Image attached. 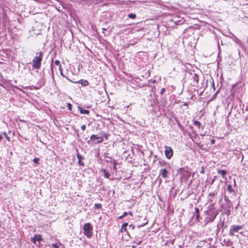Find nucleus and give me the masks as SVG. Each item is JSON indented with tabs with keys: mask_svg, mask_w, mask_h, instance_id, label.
<instances>
[{
	"mask_svg": "<svg viewBox=\"0 0 248 248\" xmlns=\"http://www.w3.org/2000/svg\"><path fill=\"white\" fill-rule=\"evenodd\" d=\"M205 214L206 217L204 218V222L205 225H206L208 223L212 222L214 221L218 214V212L215 211V210L210 209L205 211Z\"/></svg>",
	"mask_w": 248,
	"mask_h": 248,
	"instance_id": "f257e3e1",
	"label": "nucleus"
},
{
	"mask_svg": "<svg viewBox=\"0 0 248 248\" xmlns=\"http://www.w3.org/2000/svg\"><path fill=\"white\" fill-rule=\"evenodd\" d=\"M243 226L238 225H232L230 227L229 231V235L231 236H236L238 237V233L243 234Z\"/></svg>",
	"mask_w": 248,
	"mask_h": 248,
	"instance_id": "f03ea898",
	"label": "nucleus"
},
{
	"mask_svg": "<svg viewBox=\"0 0 248 248\" xmlns=\"http://www.w3.org/2000/svg\"><path fill=\"white\" fill-rule=\"evenodd\" d=\"M104 141V139H102L100 135V132L98 134H93L91 136L90 140L87 141V143L91 145L100 144Z\"/></svg>",
	"mask_w": 248,
	"mask_h": 248,
	"instance_id": "7ed1b4c3",
	"label": "nucleus"
},
{
	"mask_svg": "<svg viewBox=\"0 0 248 248\" xmlns=\"http://www.w3.org/2000/svg\"><path fill=\"white\" fill-rule=\"evenodd\" d=\"M188 168H181L178 170V173L181 175V179L187 181L191 175V172L188 170Z\"/></svg>",
	"mask_w": 248,
	"mask_h": 248,
	"instance_id": "20e7f679",
	"label": "nucleus"
},
{
	"mask_svg": "<svg viewBox=\"0 0 248 248\" xmlns=\"http://www.w3.org/2000/svg\"><path fill=\"white\" fill-rule=\"evenodd\" d=\"M83 234L88 238H91L93 234V226L90 223H86L83 227Z\"/></svg>",
	"mask_w": 248,
	"mask_h": 248,
	"instance_id": "39448f33",
	"label": "nucleus"
},
{
	"mask_svg": "<svg viewBox=\"0 0 248 248\" xmlns=\"http://www.w3.org/2000/svg\"><path fill=\"white\" fill-rule=\"evenodd\" d=\"M0 86L7 90L13 88V87H16L11 80H7L6 78H0Z\"/></svg>",
	"mask_w": 248,
	"mask_h": 248,
	"instance_id": "423d86ee",
	"label": "nucleus"
},
{
	"mask_svg": "<svg viewBox=\"0 0 248 248\" xmlns=\"http://www.w3.org/2000/svg\"><path fill=\"white\" fill-rule=\"evenodd\" d=\"M225 200L226 203L223 206L224 213L227 216H230L231 215V209L232 208V204L231 202L227 198L226 196L225 197Z\"/></svg>",
	"mask_w": 248,
	"mask_h": 248,
	"instance_id": "0eeeda50",
	"label": "nucleus"
},
{
	"mask_svg": "<svg viewBox=\"0 0 248 248\" xmlns=\"http://www.w3.org/2000/svg\"><path fill=\"white\" fill-rule=\"evenodd\" d=\"M137 80L140 81L141 79L140 78H131V82H132L133 85L130 84V86H132V87H133V88L136 87L135 86V83L134 82H135L137 83L136 86H139V87H141L144 86L145 85H147L148 84H149V86H151V85L150 84V83H154L155 82V79H151L148 80V83H146L145 85L144 84H141L140 83L139 81H137Z\"/></svg>",
	"mask_w": 248,
	"mask_h": 248,
	"instance_id": "6e6552de",
	"label": "nucleus"
},
{
	"mask_svg": "<svg viewBox=\"0 0 248 248\" xmlns=\"http://www.w3.org/2000/svg\"><path fill=\"white\" fill-rule=\"evenodd\" d=\"M42 54L43 53L40 52L38 56H36L33 58L32 66L34 68L38 69L40 68L41 62L42 60Z\"/></svg>",
	"mask_w": 248,
	"mask_h": 248,
	"instance_id": "1a4fd4ad",
	"label": "nucleus"
},
{
	"mask_svg": "<svg viewBox=\"0 0 248 248\" xmlns=\"http://www.w3.org/2000/svg\"><path fill=\"white\" fill-rule=\"evenodd\" d=\"M220 224L217 225V232L221 231V234H222L223 236L227 235L226 232H225V229L228 227V225L225 223L224 219L221 221L220 219Z\"/></svg>",
	"mask_w": 248,
	"mask_h": 248,
	"instance_id": "9d476101",
	"label": "nucleus"
},
{
	"mask_svg": "<svg viewBox=\"0 0 248 248\" xmlns=\"http://www.w3.org/2000/svg\"><path fill=\"white\" fill-rule=\"evenodd\" d=\"M34 79H35L33 81L34 84L32 86L36 89H40L45 84L44 78H34Z\"/></svg>",
	"mask_w": 248,
	"mask_h": 248,
	"instance_id": "9b49d317",
	"label": "nucleus"
},
{
	"mask_svg": "<svg viewBox=\"0 0 248 248\" xmlns=\"http://www.w3.org/2000/svg\"><path fill=\"white\" fill-rule=\"evenodd\" d=\"M164 153L166 157L168 159H170L173 155V149L170 146H165Z\"/></svg>",
	"mask_w": 248,
	"mask_h": 248,
	"instance_id": "f8f14e48",
	"label": "nucleus"
},
{
	"mask_svg": "<svg viewBox=\"0 0 248 248\" xmlns=\"http://www.w3.org/2000/svg\"><path fill=\"white\" fill-rule=\"evenodd\" d=\"M195 216L196 217L195 221L197 223L200 222L201 219H202L200 217V210L197 207H195V213L193 215L192 218H193Z\"/></svg>",
	"mask_w": 248,
	"mask_h": 248,
	"instance_id": "ddd939ff",
	"label": "nucleus"
},
{
	"mask_svg": "<svg viewBox=\"0 0 248 248\" xmlns=\"http://www.w3.org/2000/svg\"><path fill=\"white\" fill-rule=\"evenodd\" d=\"M67 79L70 82L80 84L82 85V86H87V85H89V82L86 80H84V79H81L78 81H75V80H71L70 78H67Z\"/></svg>",
	"mask_w": 248,
	"mask_h": 248,
	"instance_id": "4468645a",
	"label": "nucleus"
},
{
	"mask_svg": "<svg viewBox=\"0 0 248 248\" xmlns=\"http://www.w3.org/2000/svg\"><path fill=\"white\" fill-rule=\"evenodd\" d=\"M77 152V157L78 158V164L80 166H84V163L82 161V160L84 159V157L80 155L79 153L78 149H76Z\"/></svg>",
	"mask_w": 248,
	"mask_h": 248,
	"instance_id": "2eb2a0df",
	"label": "nucleus"
},
{
	"mask_svg": "<svg viewBox=\"0 0 248 248\" xmlns=\"http://www.w3.org/2000/svg\"><path fill=\"white\" fill-rule=\"evenodd\" d=\"M169 172L165 168L162 169L159 171V175L163 178H167L169 177Z\"/></svg>",
	"mask_w": 248,
	"mask_h": 248,
	"instance_id": "dca6fc26",
	"label": "nucleus"
},
{
	"mask_svg": "<svg viewBox=\"0 0 248 248\" xmlns=\"http://www.w3.org/2000/svg\"><path fill=\"white\" fill-rule=\"evenodd\" d=\"M227 190H228V191L229 192V193L232 194L233 195H236V193L237 192L232 187V186L231 185H228L227 186ZM236 191H237V190H236Z\"/></svg>",
	"mask_w": 248,
	"mask_h": 248,
	"instance_id": "f3484780",
	"label": "nucleus"
},
{
	"mask_svg": "<svg viewBox=\"0 0 248 248\" xmlns=\"http://www.w3.org/2000/svg\"><path fill=\"white\" fill-rule=\"evenodd\" d=\"M100 135L102 139H105V140H108V137L110 136V134L108 133L105 132L104 131H101L100 132Z\"/></svg>",
	"mask_w": 248,
	"mask_h": 248,
	"instance_id": "a211bd4d",
	"label": "nucleus"
},
{
	"mask_svg": "<svg viewBox=\"0 0 248 248\" xmlns=\"http://www.w3.org/2000/svg\"><path fill=\"white\" fill-rule=\"evenodd\" d=\"M78 108L81 114H89L90 113V110H87V109H85L83 108H82L81 107H80V106H78Z\"/></svg>",
	"mask_w": 248,
	"mask_h": 248,
	"instance_id": "6ab92c4d",
	"label": "nucleus"
},
{
	"mask_svg": "<svg viewBox=\"0 0 248 248\" xmlns=\"http://www.w3.org/2000/svg\"><path fill=\"white\" fill-rule=\"evenodd\" d=\"M217 173L220 175H221L222 177L224 179H226V175L227 173V172L225 170H217Z\"/></svg>",
	"mask_w": 248,
	"mask_h": 248,
	"instance_id": "aec40b11",
	"label": "nucleus"
},
{
	"mask_svg": "<svg viewBox=\"0 0 248 248\" xmlns=\"http://www.w3.org/2000/svg\"><path fill=\"white\" fill-rule=\"evenodd\" d=\"M158 164L161 167H163V166H166L167 165H169V163H167V162H166L165 161L161 159V158H158Z\"/></svg>",
	"mask_w": 248,
	"mask_h": 248,
	"instance_id": "412c9836",
	"label": "nucleus"
},
{
	"mask_svg": "<svg viewBox=\"0 0 248 248\" xmlns=\"http://www.w3.org/2000/svg\"><path fill=\"white\" fill-rule=\"evenodd\" d=\"M128 223L127 222L123 223L119 231L121 232H123L124 231L127 232L126 227L128 226Z\"/></svg>",
	"mask_w": 248,
	"mask_h": 248,
	"instance_id": "4be33fe9",
	"label": "nucleus"
},
{
	"mask_svg": "<svg viewBox=\"0 0 248 248\" xmlns=\"http://www.w3.org/2000/svg\"><path fill=\"white\" fill-rule=\"evenodd\" d=\"M54 64L57 65V66H58L59 67V69L60 70V72H61V74L62 76H64L62 74V67H61V62H60L59 61V60H56L54 62Z\"/></svg>",
	"mask_w": 248,
	"mask_h": 248,
	"instance_id": "5701e85b",
	"label": "nucleus"
},
{
	"mask_svg": "<svg viewBox=\"0 0 248 248\" xmlns=\"http://www.w3.org/2000/svg\"><path fill=\"white\" fill-rule=\"evenodd\" d=\"M100 171L104 173V176L106 178H109L110 174L105 169H101Z\"/></svg>",
	"mask_w": 248,
	"mask_h": 248,
	"instance_id": "b1692460",
	"label": "nucleus"
},
{
	"mask_svg": "<svg viewBox=\"0 0 248 248\" xmlns=\"http://www.w3.org/2000/svg\"><path fill=\"white\" fill-rule=\"evenodd\" d=\"M217 82V87H219V90L222 87V82H223V78H216Z\"/></svg>",
	"mask_w": 248,
	"mask_h": 248,
	"instance_id": "393cba45",
	"label": "nucleus"
},
{
	"mask_svg": "<svg viewBox=\"0 0 248 248\" xmlns=\"http://www.w3.org/2000/svg\"><path fill=\"white\" fill-rule=\"evenodd\" d=\"M223 242L226 244L227 246H229L230 247V246H232L233 245L232 241L230 239H225L223 240Z\"/></svg>",
	"mask_w": 248,
	"mask_h": 248,
	"instance_id": "a878e982",
	"label": "nucleus"
},
{
	"mask_svg": "<svg viewBox=\"0 0 248 248\" xmlns=\"http://www.w3.org/2000/svg\"><path fill=\"white\" fill-rule=\"evenodd\" d=\"M35 237H36L37 241H38L39 243L43 241L42 235L39 234H35Z\"/></svg>",
	"mask_w": 248,
	"mask_h": 248,
	"instance_id": "bb28decb",
	"label": "nucleus"
},
{
	"mask_svg": "<svg viewBox=\"0 0 248 248\" xmlns=\"http://www.w3.org/2000/svg\"><path fill=\"white\" fill-rule=\"evenodd\" d=\"M219 92V90L213 94V95L211 97V98L208 100L207 102V104H208L209 102L213 100L214 99H215L217 97V95Z\"/></svg>",
	"mask_w": 248,
	"mask_h": 248,
	"instance_id": "cd10ccee",
	"label": "nucleus"
},
{
	"mask_svg": "<svg viewBox=\"0 0 248 248\" xmlns=\"http://www.w3.org/2000/svg\"><path fill=\"white\" fill-rule=\"evenodd\" d=\"M62 245V244L60 242H59L58 243H55L51 244V247L54 248H59V246Z\"/></svg>",
	"mask_w": 248,
	"mask_h": 248,
	"instance_id": "c85d7f7f",
	"label": "nucleus"
},
{
	"mask_svg": "<svg viewBox=\"0 0 248 248\" xmlns=\"http://www.w3.org/2000/svg\"><path fill=\"white\" fill-rule=\"evenodd\" d=\"M193 124L195 126H197L198 128L200 129V125H201V124L200 122H199L197 120H194L193 122Z\"/></svg>",
	"mask_w": 248,
	"mask_h": 248,
	"instance_id": "c756f323",
	"label": "nucleus"
},
{
	"mask_svg": "<svg viewBox=\"0 0 248 248\" xmlns=\"http://www.w3.org/2000/svg\"><path fill=\"white\" fill-rule=\"evenodd\" d=\"M241 85H240V83L238 82L236 84H234L232 85V89L233 90L235 89L237 87H241Z\"/></svg>",
	"mask_w": 248,
	"mask_h": 248,
	"instance_id": "7c9ffc66",
	"label": "nucleus"
},
{
	"mask_svg": "<svg viewBox=\"0 0 248 248\" xmlns=\"http://www.w3.org/2000/svg\"><path fill=\"white\" fill-rule=\"evenodd\" d=\"M144 220L146 221L145 222H144V223H142L141 224L138 225V228L139 229H140V227H143V226H145V225L147 224V223L148 222V221L147 220L146 217H145L144 218Z\"/></svg>",
	"mask_w": 248,
	"mask_h": 248,
	"instance_id": "2f4dec72",
	"label": "nucleus"
},
{
	"mask_svg": "<svg viewBox=\"0 0 248 248\" xmlns=\"http://www.w3.org/2000/svg\"><path fill=\"white\" fill-rule=\"evenodd\" d=\"M31 243H33L34 244H35V245L36 244L37 239H36V237H35V235H34L33 237L31 238Z\"/></svg>",
	"mask_w": 248,
	"mask_h": 248,
	"instance_id": "473e14b6",
	"label": "nucleus"
},
{
	"mask_svg": "<svg viewBox=\"0 0 248 248\" xmlns=\"http://www.w3.org/2000/svg\"><path fill=\"white\" fill-rule=\"evenodd\" d=\"M2 135H3L4 137L7 139V140L9 141L10 140V138L9 137L6 132H3L1 133Z\"/></svg>",
	"mask_w": 248,
	"mask_h": 248,
	"instance_id": "72a5a7b5",
	"label": "nucleus"
},
{
	"mask_svg": "<svg viewBox=\"0 0 248 248\" xmlns=\"http://www.w3.org/2000/svg\"><path fill=\"white\" fill-rule=\"evenodd\" d=\"M211 80H212V86L214 89V90H215L216 89L215 86V81L214 80V78H209V81L211 82Z\"/></svg>",
	"mask_w": 248,
	"mask_h": 248,
	"instance_id": "f704fd0d",
	"label": "nucleus"
},
{
	"mask_svg": "<svg viewBox=\"0 0 248 248\" xmlns=\"http://www.w3.org/2000/svg\"><path fill=\"white\" fill-rule=\"evenodd\" d=\"M127 16L129 18L135 19L136 17V16L135 14L131 13V14H128Z\"/></svg>",
	"mask_w": 248,
	"mask_h": 248,
	"instance_id": "c9c22d12",
	"label": "nucleus"
},
{
	"mask_svg": "<svg viewBox=\"0 0 248 248\" xmlns=\"http://www.w3.org/2000/svg\"><path fill=\"white\" fill-rule=\"evenodd\" d=\"M81 138L85 140H88V137L86 136L85 133L82 132L81 134Z\"/></svg>",
	"mask_w": 248,
	"mask_h": 248,
	"instance_id": "e433bc0d",
	"label": "nucleus"
},
{
	"mask_svg": "<svg viewBox=\"0 0 248 248\" xmlns=\"http://www.w3.org/2000/svg\"><path fill=\"white\" fill-rule=\"evenodd\" d=\"M94 207L96 209H101L102 205L101 203H95Z\"/></svg>",
	"mask_w": 248,
	"mask_h": 248,
	"instance_id": "4c0bfd02",
	"label": "nucleus"
},
{
	"mask_svg": "<svg viewBox=\"0 0 248 248\" xmlns=\"http://www.w3.org/2000/svg\"><path fill=\"white\" fill-rule=\"evenodd\" d=\"M177 125L178 126V127L182 130H184V126L180 124V123L178 121H177Z\"/></svg>",
	"mask_w": 248,
	"mask_h": 248,
	"instance_id": "58836bf2",
	"label": "nucleus"
},
{
	"mask_svg": "<svg viewBox=\"0 0 248 248\" xmlns=\"http://www.w3.org/2000/svg\"><path fill=\"white\" fill-rule=\"evenodd\" d=\"M40 159L39 158H37V157H35L34 159H33V162L37 165L39 164V161Z\"/></svg>",
	"mask_w": 248,
	"mask_h": 248,
	"instance_id": "ea45409f",
	"label": "nucleus"
},
{
	"mask_svg": "<svg viewBox=\"0 0 248 248\" xmlns=\"http://www.w3.org/2000/svg\"><path fill=\"white\" fill-rule=\"evenodd\" d=\"M234 42L237 44H239L240 45L241 44V40L239 39H238L237 37H234Z\"/></svg>",
	"mask_w": 248,
	"mask_h": 248,
	"instance_id": "a19ab883",
	"label": "nucleus"
},
{
	"mask_svg": "<svg viewBox=\"0 0 248 248\" xmlns=\"http://www.w3.org/2000/svg\"><path fill=\"white\" fill-rule=\"evenodd\" d=\"M67 107L69 110H72V105L70 103H67Z\"/></svg>",
	"mask_w": 248,
	"mask_h": 248,
	"instance_id": "79ce46f5",
	"label": "nucleus"
},
{
	"mask_svg": "<svg viewBox=\"0 0 248 248\" xmlns=\"http://www.w3.org/2000/svg\"><path fill=\"white\" fill-rule=\"evenodd\" d=\"M198 82V78H194L193 80V85L195 86V84H197Z\"/></svg>",
	"mask_w": 248,
	"mask_h": 248,
	"instance_id": "37998d69",
	"label": "nucleus"
},
{
	"mask_svg": "<svg viewBox=\"0 0 248 248\" xmlns=\"http://www.w3.org/2000/svg\"><path fill=\"white\" fill-rule=\"evenodd\" d=\"M204 172H205V169H204V167H202L201 170H200V173L203 174V173H204Z\"/></svg>",
	"mask_w": 248,
	"mask_h": 248,
	"instance_id": "c03bdc74",
	"label": "nucleus"
},
{
	"mask_svg": "<svg viewBox=\"0 0 248 248\" xmlns=\"http://www.w3.org/2000/svg\"><path fill=\"white\" fill-rule=\"evenodd\" d=\"M74 130H75V133H76V135H77V137L79 138V134L78 133V129H74Z\"/></svg>",
	"mask_w": 248,
	"mask_h": 248,
	"instance_id": "a18cd8bd",
	"label": "nucleus"
},
{
	"mask_svg": "<svg viewBox=\"0 0 248 248\" xmlns=\"http://www.w3.org/2000/svg\"><path fill=\"white\" fill-rule=\"evenodd\" d=\"M86 126L85 124H83L82 126H81V129L82 130L84 131L86 129Z\"/></svg>",
	"mask_w": 248,
	"mask_h": 248,
	"instance_id": "49530a36",
	"label": "nucleus"
},
{
	"mask_svg": "<svg viewBox=\"0 0 248 248\" xmlns=\"http://www.w3.org/2000/svg\"><path fill=\"white\" fill-rule=\"evenodd\" d=\"M165 92V89L164 88H162L160 90L161 94H163Z\"/></svg>",
	"mask_w": 248,
	"mask_h": 248,
	"instance_id": "de8ad7c7",
	"label": "nucleus"
},
{
	"mask_svg": "<svg viewBox=\"0 0 248 248\" xmlns=\"http://www.w3.org/2000/svg\"><path fill=\"white\" fill-rule=\"evenodd\" d=\"M129 228H131L132 230H134L135 226L133 224H131L129 225Z\"/></svg>",
	"mask_w": 248,
	"mask_h": 248,
	"instance_id": "09e8293b",
	"label": "nucleus"
},
{
	"mask_svg": "<svg viewBox=\"0 0 248 248\" xmlns=\"http://www.w3.org/2000/svg\"><path fill=\"white\" fill-rule=\"evenodd\" d=\"M210 141H211V145L214 144L215 143V140L214 139H212L210 140Z\"/></svg>",
	"mask_w": 248,
	"mask_h": 248,
	"instance_id": "8fccbe9b",
	"label": "nucleus"
},
{
	"mask_svg": "<svg viewBox=\"0 0 248 248\" xmlns=\"http://www.w3.org/2000/svg\"><path fill=\"white\" fill-rule=\"evenodd\" d=\"M156 159H158V158H157V155H154V160H153V163H155V161H156Z\"/></svg>",
	"mask_w": 248,
	"mask_h": 248,
	"instance_id": "3c124183",
	"label": "nucleus"
},
{
	"mask_svg": "<svg viewBox=\"0 0 248 248\" xmlns=\"http://www.w3.org/2000/svg\"><path fill=\"white\" fill-rule=\"evenodd\" d=\"M217 193H215V192H213V193H210L209 195V196H215V195H217Z\"/></svg>",
	"mask_w": 248,
	"mask_h": 248,
	"instance_id": "603ef678",
	"label": "nucleus"
},
{
	"mask_svg": "<svg viewBox=\"0 0 248 248\" xmlns=\"http://www.w3.org/2000/svg\"><path fill=\"white\" fill-rule=\"evenodd\" d=\"M128 215V213L126 212H124L123 214L122 215L124 217Z\"/></svg>",
	"mask_w": 248,
	"mask_h": 248,
	"instance_id": "864d4df0",
	"label": "nucleus"
},
{
	"mask_svg": "<svg viewBox=\"0 0 248 248\" xmlns=\"http://www.w3.org/2000/svg\"><path fill=\"white\" fill-rule=\"evenodd\" d=\"M112 169H113V170L116 171L117 169V168L116 167V166H114L113 165V167H112Z\"/></svg>",
	"mask_w": 248,
	"mask_h": 248,
	"instance_id": "5fc2aeb1",
	"label": "nucleus"
},
{
	"mask_svg": "<svg viewBox=\"0 0 248 248\" xmlns=\"http://www.w3.org/2000/svg\"><path fill=\"white\" fill-rule=\"evenodd\" d=\"M112 163H113V165L114 166H116V165L118 164L117 162L116 161V160H114L112 162Z\"/></svg>",
	"mask_w": 248,
	"mask_h": 248,
	"instance_id": "6e6d98bb",
	"label": "nucleus"
},
{
	"mask_svg": "<svg viewBox=\"0 0 248 248\" xmlns=\"http://www.w3.org/2000/svg\"><path fill=\"white\" fill-rule=\"evenodd\" d=\"M233 185H234V186H236V181H235V179H233Z\"/></svg>",
	"mask_w": 248,
	"mask_h": 248,
	"instance_id": "4d7b16f0",
	"label": "nucleus"
},
{
	"mask_svg": "<svg viewBox=\"0 0 248 248\" xmlns=\"http://www.w3.org/2000/svg\"><path fill=\"white\" fill-rule=\"evenodd\" d=\"M127 213H128V215H130L132 217L133 216V214H132V212L131 211H129V212H127Z\"/></svg>",
	"mask_w": 248,
	"mask_h": 248,
	"instance_id": "13d9d810",
	"label": "nucleus"
},
{
	"mask_svg": "<svg viewBox=\"0 0 248 248\" xmlns=\"http://www.w3.org/2000/svg\"><path fill=\"white\" fill-rule=\"evenodd\" d=\"M124 217L123 216V215H122V216H121L119 217H118V218H119V219H122V218H123Z\"/></svg>",
	"mask_w": 248,
	"mask_h": 248,
	"instance_id": "bf43d9fd",
	"label": "nucleus"
},
{
	"mask_svg": "<svg viewBox=\"0 0 248 248\" xmlns=\"http://www.w3.org/2000/svg\"><path fill=\"white\" fill-rule=\"evenodd\" d=\"M52 83H55V78H52Z\"/></svg>",
	"mask_w": 248,
	"mask_h": 248,
	"instance_id": "052dcab7",
	"label": "nucleus"
},
{
	"mask_svg": "<svg viewBox=\"0 0 248 248\" xmlns=\"http://www.w3.org/2000/svg\"><path fill=\"white\" fill-rule=\"evenodd\" d=\"M241 155H242L241 161H242L244 159V155L243 154H241Z\"/></svg>",
	"mask_w": 248,
	"mask_h": 248,
	"instance_id": "680f3d73",
	"label": "nucleus"
},
{
	"mask_svg": "<svg viewBox=\"0 0 248 248\" xmlns=\"http://www.w3.org/2000/svg\"><path fill=\"white\" fill-rule=\"evenodd\" d=\"M105 157H107V158H109L110 159H111V158L110 157H109V156H105Z\"/></svg>",
	"mask_w": 248,
	"mask_h": 248,
	"instance_id": "e2e57ef3",
	"label": "nucleus"
},
{
	"mask_svg": "<svg viewBox=\"0 0 248 248\" xmlns=\"http://www.w3.org/2000/svg\"><path fill=\"white\" fill-rule=\"evenodd\" d=\"M215 179L214 178L212 181V182H211V184H213L214 181H215Z\"/></svg>",
	"mask_w": 248,
	"mask_h": 248,
	"instance_id": "0e129e2a",
	"label": "nucleus"
},
{
	"mask_svg": "<svg viewBox=\"0 0 248 248\" xmlns=\"http://www.w3.org/2000/svg\"><path fill=\"white\" fill-rule=\"evenodd\" d=\"M202 93H203V91H202V92H201V93L199 94V96L202 95Z\"/></svg>",
	"mask_w": 248,
	"mask_h": 248,
	"instance_id": "69168bd1",
	"label": "nucleus"
},
{
	"mask_svg": "<svg viewBox=\"0 0 248 248\" xmlns=\"http://www.w3.org/2000/svg\"><path fill=\"white\" fill-rule=\"evenodd\" d=\"M241 155V154H238V155H237V158H239V155Z\"/></svg>",
	"mask_w": 248,
	"mask_h": 248,
	"instance_id": "338daca9",
	"label": "nucleus"
},
{
	"mask_svg": "<svg viewBox=\"0 0 248 248\" xmlns=\"http://www.w3.org/2000/svg\"><path fill=\"white\" fill-rule=\"evenodd\" d=\"M132 248H136V246H132Z\"/></svg>",
	"mask_w": 248,
	"mask_h": 248,
	"instance_id": "774afa93",
	"label": "nucleus"
}]
</instances>
